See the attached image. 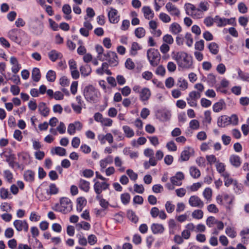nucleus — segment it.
Segmentation results:
<instances>
[{
    "mask_svg": "<svg viewBox=\"0 0 249 249\" xmlns=\"http://www.w3.org/2000/svg\"><path fill=\"white\" fill-rule=\"evenodd\" d=\"M108 64L106 62H104L102 67L98 68L96 70V72L97 74L102 75L105 72L107 75H111V71L108 70Z\"/></svg>",
    "mask_w": 249,
    "mask_h": 249,
    "instance_id": "6ab92c4d",
    "label": "nucleus"
},
{
    "mask_svg": "<svg viewBox=\"0 0 249 249\" xmlns=\"http://www.w3.org/2000/svg\"><path fill=\"white\" fill-rule=\"evenodd\" d=\"M165 8L167 11L172 16L179 17L180 15V11L172 3L168 2L166 3L165 5Z\"/></svg>",
    "mask_w": 249,
    "mask_h": 249,
    "instance_id": "f8f14e48",
    "label": "nucleus"
},
{
    "mask_svg": "<svg viewBox=\"0 0 249 249\" xmlns=\"http://www.w3.org/2000/svg\"><path fill=\"white\" fill-rule=\"evenodd\" d=\"M199 122L197 120H192L189 123V126L192 129L197 130L199 128Z\"/></svg>",
    "mask_w": 249,
    "mask_h": 249,
    "instance_id": "bf43d9fd",
    "label": "nucleus"
},
{
    "mask_svg": "<svg viewBox=\"0 0 249 249\" xmlns=\"http://www.w3.org/2000/svg\"><path fill=\"white\" fill-rule=\"evenodd\" d=\"M81 75L84 77L89 75L91 72V68L88 64L81 66L80 68Z\"/></svg>",
    "mask_w": 249,
    "mask_h": 249,
    "instance_id": "a878e982",
    "label": "nucleus"
},
{
    "mask_svg": "<svg viewBox=\"0 0 249 249\" xmlns=\"http://www.w3.org/2000/svg\"><path fill=\"white\" fill-rule=\"evenodd\" d=\"M151 229L154 234H160L163 233L164 231L163 226L161 224L158 223L153 224L151 225Z\"/></svg>",
    "mask_w": 249,
    "mask_h": 249,
    "instance_id": "412c9836",
    "label": "nucleus"
},
{
    "mask_svg": "<svg viewBox=\"0 0 249 249\" xmlns=\"http://www.w3.org/2000/svg\"><path fill=\"white\" fill-rule=\"evenodd\" d=\"M230 162L232 165L235 167H238L241 164L240 158L235 155H232L230 157Z\"/></svg>",
    "mask_w": 249,
    "mask_h": 249,
    "instance_id": "b1692460",
    "label": "nucleus"
},
{
    "mask_svg": "<svg viewBox=\"0 0 249 249\" xmlns=\"http://www.w3.org/2000/svg\"><path fill=\"white\" fill-rule=\"evenodd\" d=\"M189 205L191 207L202 208L204 204L202 200L196 196H191L188 201Z\"/></svg>",
    "mask_w": 249,
    "mask_h": 249,
    "instance_id": "0eeeda50",
    "label": "nucleus"
},
{
    "mask_svg": "<svg viewBox=\"0 0 249 249\" xmlns=\"http://www.w3.org/2000/svg\"><path fill=\"white\" fill-rule=\"evenodd\" d=\"M108 12V17L109 21L112 23H117L120 20V16L118 15V11L116 9L110 7Z\"/></svg>",
    "mask_w": 249,
    "mask_h": 249,
    "instance_id": "9d476101",
    "label": "nucleus"
},
{
    "mask_svg": "<svg viewBox=\"0 0 249 249\" xmlns=\"http://www.w3.org/2000/svg\"><path fill=\"white\" fill-rule=\"evenodd\" d=\"M9 196H10V194L7 189L4 188H1L0 189V196L1 198L3 199H6L9 197Z\"/></svg>",
    "mask_w": 249,
    "mask_h": 249,
    "instance_id": "680f3d73",
    "label": "nucleus"
},
{
    "mask_svg": "<svg viewBox=\"0 0 249 249\" xmlns=\"http://www.w3.org/2000/svg\"><path fill=\"white\" fill-rule=\"evenodd\" d=\"M21 35H26L25 33L20 29H14L10 30L8 34V36L13 41L20 44L21 42Z\"/></svg>",
    "mask_w": 249,
    "mask_h": 249,
    "instance_id": "39448f33",
    "label": "nucleus"
},
{
    "mask_svg": "<svg viewBox=\"0 0 249 249\" xmlns=\"http://www.w3.org/2000/svg\"><path fill=\"white\" fill-rule=\"evenodd\" d=\"M127 217L132 222L136 223L138 221V217L136 216L135 213L131 211H128L127 212Z\"/></svg>",
    "mask_w": 249,
    "mask_h": 249,
    "instance_id": "6e6d98bb",
    "label": "nucleus"
},
{
    "mask_svg": "<svg viewBox=\"0 0 249 249\" xmlns=\"http://www.w3.org/2000/svg\"><path fill=\"white\" fill-rule=\"evenodd\" d=\"M239 77L244 81L249 82V73L242 71L240 69L238 70Z\"/></svg>",
    "mask_w": 249,
    "mask_h": 249,
    "instance_id": "864d4df0",
    "label": "nucleus"
},
{
    "mask_svg": "<svg viewBox=\"0 0 249 249\" xmlns=\"http://www.w3.org/2000/svg\"><path fill=\"white\" fill-rule=\"evenodd\" d=\"M193 153V149L190 147H185L180 154V160L181 161L188 160L191 155Z\"/></svg>",
    "mask_w": 249,
    "mask_h": 249,
    "instance_id": "2eb2a0df",
    "label": "nucleus"
},
{
    "mask_svg": "<svg viewBox=\"0 0 249 249\" xmlns=\"http://www.w3.org/2000/svg\"><path fill=\"white\" fill-rule=\"evenodd\" d=\"M79 188L85 192H88L90 189L89 182L84 179H80L78 183Z\"/></svg>",
    "mask_w": 249,
    "mask_h": 249,
    "instance_id": "4be33fe9",
    "label": "nucleus"
},
{
    "mask_svg": "<svg viewBox=\"0 0 249 249\" xmlns=\"http://www.w3.org/2000/svg\"><path fill=\"white\" fill-rule=\"evenodd\" d=\"M229 21V19L221 18L217 16H215L214 18V22L217 23V26L219 27H222L228 24Z\"/></svg>",
    "mask_w": 249,
    "mask_h": 249,
    "instance_id": "2f4dec72",
    "label": "nucleus"
},
{
    "mask_svg": "<svg viewBox=\"0 0 249 249\" xmlns=\"http://www.w3.org/2000/svg\"><path fill=\"white\" fill-rule=\"evenodd\" d=\"M123 161L122 159L118 156H116L114 159V164L116 167H119L118 170L123 172L124 171L125 168L122 166Z\"/></svg>",
    "mask_w": 249,
    "mask_h": 249,
    "instance_id": "f704fd0d",
    "label": "nucleus"
},
{
    "mask_svg": "<svg viewBox=\"0 0 249 249\" xmlns=\"http://www.w3.org/2000/svg\"><path fill=\"white\" fill-rule=\"evenodd\" d=\"M135 35L139 38L144 37L145 35V30L142 27H138L135 30Z\"/></svg>",
    "mask_w": 249,
    "mask_h": 249,
    "instance_id": "37998d69",
    "label": "nucleus"
},
{
    "mask_svg": "<svg viewBox=\"0 0 249 249\" xmlns=\"http://www.w3.org/2000/svg\"><path fill=\"white\" fill-rule=\"evenodd\" d=\"M51 153L52 155L56 154L60 156H64L66 155V149L59 146L52 148L51 150Z\"/></svg>",
    "mask_w": 249,
    "mask_h": 249,
    "instance_id": "393cba45",
    "label": "nucleus"
},
{
    "mask_svg": "<svg viewBox=\"0 0 249 249\" xmlns=\"http://www.w3.org/2000/svg\"><path fill=\"white\" fill-rule=\"evenodd\" d=\"M232 185L233 186V190L236 193L240 194L242 192L243 185L241 183H239L235 180Z\"/></svg>",
    "mask_w": 249,
    "mask_h": 249,
    "instance_id": "603ef678",
    "label": "nucleus"
},
{
    "mask_svg": "<svg viewBox=\"0 0 249 249\" xmlns=\"http://www.w3.org/2000/svg\"><path fill=\"white\" fill-rule=\"evenodd\" d=\"M47 80L51 82H53L55 80L56 75L54 71L49 70L46 74Z\"/></svg>",
    "mask_w": 249,
    "mask_h": 249,
    "instance_id": "a19ab883",
    "label": "nucleus"
},
{
    "mask_svg": "<svg viewBox=\"0 0 249 249\" xmlns=\"http://www.w3.org/2000/svg\"><path fill=\"white\" fill-rule=\"evenodd\" d=\"M142 11L143 14L145 18L147 19H150L154 18V12L150 7L144 6L142 8Z\"/></svg>",
    "mask_w": 249,
    "mask_h": 249,
    "instance_id": "a211bd4d",
    "label": "nucleus"
},
{
    "mask_svg": "<svg viewBox=\"0 0 249 249\" xmlns=\"http://www.w3.org/2000/svg\"><path fill=\"white\" fill-rule=\"evenodd\" d=\"M160 119L163 121H168L171 116V114L170 111H165L160 112Z\"/></svg>",
    "mask_w": 249,
    "mask_h": 249,
    "instance_id": "13d9d810",
    "label": "nucleus"
},
{
    "mask_svg": "<svg viewBox=\"0 0 249 249\" xmlns=\"http://www.w3.org/2000/svg\"><path fill=\"white\" fill-rule=\"evenodd\" d=\"M199 97V94H190L189 97L187 98L188 103L191 107H196L197 105L196 100Z\"/></svg>",
    "mask_w": 249,
    "mask_h": 249,
    "instance_id": "bb28decb",
    "label": "nucleus"
},
{
    "mask_svg": "<svg viewBox=\"0 0 249 249\" xmlns=\"http://www.w3.org/2000/svg\"><path fill=\"white\" fill-rule=\"evenodd\" d=\"M210 52L213 54H217L219 52L218 45L215 42H211L208 45Z\"/></svg>",
    "mask_w": 249,
    "mask_h": 249,
    "instance_id": "58836bf2",
    "label": "nucleus"
},
{
    "mask_svg": "<svg viewBox=\"0 0 249 249\" xmlns=\"http://www.w3.org/2000/svg\"><path fill=\"white\" fill-rule=\"evenodd\" d=\"M124 132L127 138H130L134 136L133 130L127 125H124L123 127Z\"/></svg>",
    "mask_w": 249,
    "mask_h": 249,
    "instance_id": "e433bc0d",
    "label": "nucleus"
},
{
    "mask_svg": "<svg viewBox=\"0 0 249 249\" xmlns=\"http://www.w3.org/2000/svg\"><path fill=\"white\" fill-rule=\"evenodd\" d=\"M141 49V47L139 44L135 42L132 43L130 53L132 55H135L137 53V51Z\"/></svg>",
    "mask_w": 249,
    "mask_h": 249,
    "instance_id": "79ce46f5",
    "label": "nucleus"
},
{
    "mask_svg": "<svg viewBox=\"0 0 249 249\" xmlns=\"http://www.w3.org/2000/svg\"><path fill=\"white\" fill-rule=\"evenodd\" d=\"M147 56L151 65L153 67L158 66L160 60V55L158 50L154 48L148 49Z\"/></svg>",
    "mask_w": 249,
    "mask_h": 249,
    "instance_id": "20e7f679",
    "label": "nucleus"
},
{
    "mask_svg": "<svg viewBox=\"0 0 249 249\" xmlns=\"http://www.w3.org/2000/svg\"><path fill=\"white\" fill-rule=\"evenodd\" d=\"M3 156L5 158L6 161L9 163V165L12 167H14L15 158L14 155L12 154H3Z\"/></svg>",
    "mask_w": 249,
    "mask_h": 249,
    "instance_id": "4c0bfd02",
    "label": "nucleus"
},
{
    "mask_svg": "<svg viewBox=\"0 0 249 249\" xmlns=\"http://www.w3.org/2000/svg\"><path fill=\"white\" fill-rule=\"evenodd\" d=\"M203 195L206 199L208 201H210L211 200L212 195V191L211 189L210 188H206L203 193Z\"/></svg>",
    "mask_w": 249,
    "mask_h": 249,
    "instance_id": "4d7b16f0",
    "label": "nucleus"
},
{
    "mask_svg": "<svg viewBox=\"0 0 249 249\" xmlns=\"http://www.w3.org/2000/svg\"><path fill=\"white\" fill-rule=\"evenodd\" d=\"M184 176L183 173L178 172L175 176L170 178V181L173 185L176 186H180L182 184V180L184 179Z\"/></svg>",
    "mask_w": 249,
    "mask_h": 249,
    "instance_id": "9b49d317",
    "label": "nucleus"
},
{
    "mask_svg": "<svg viewBox=\"0 0 249 249\" xmlns=\"http://www.w3.org/2000/svg\"><path fill=\"white\" fill-rule=\"evenodd\" d=\"M169 31L173 35H178L182 31V28L178 23L174 22L170 25Z\"/></svg>",
    "mask_w": 249,
    "mask_h": 249,
    "instance_id": "aec40b11",
    "label": "nucleus"
},
{
    "mask_svg": "<svg viewBox=\"0 0 249 249\" xmlns=\"http://www.w3.org/2000/svg\"><path fill=\"white\" fill-rule=\"evenodd\" d=\"M107 61L110 66H116L117 65L118 57L116 53L114 52L109 51L107 53Z\"/></svg>",
    "mask_w": 249,
    "mask_h": 249,
    "instance_id": "4468645a",
    "label": "nucleus"
},
{
    "mask_svg": "<svg viewBox=\"0 0 249 249\" xmlns=\"http://www.w3.org/2000/svg\"><path fill=\"white\" fill-rule=\"evenodd\" d=\"M52 208L55 211L66 214L72 210V206L71 200L68 197H63L60 198V203H55Z\"/></svg>",
    "mask_w": 249,
    "mask_h": 249,
    "instance_id": "7ed1b4c3",
    "label": "nucleus"
},
{
    "mask_svg": "<svg viewBox=\"0 0 249 249\" xmlns=\"http://www.w3.org/2000/svg\"><path fill=\"white\" fill-rule=\"evenodd\" d=\"M77 230L79 231L81 229H83L86 231H88L90 228V225L87 222L82 221L76 225Z\"/></svg>",
    "mask_w": 249,
    "mask_h": 249,
    "instance_id": "c9c22d12",
    "label": "nucleus"
},
{
    "mask_svg": "<svg viewBox=\"0 0 249 249\" xmlns=\"http://www.w3.org/2000/svg\"><path fill=\"white\" fill-rule=\"evenodd\" d=\"M210 7L207 1H201L197 7L191 3L185 4L186 11L187 15L191 16L194 18H202L203 13L207 11Z\"/></svg>",
    "mask_w": 249,
    "mask_h": 249,
    "instance_id": "f03ea898",
    "label": "nucleus"
},
{
    "mask_svg": "<svg viewBox=\"0 0 249 249\" xmlns=\"http://www.w3.org/2000/svg\"><path fill=\"white\" fill-rule=\"evenodd\" d=\"M32 78L35 82H38L41 78V73L40 70L37 68H35L33 69L32 72Z\"/></svg>",
    "mask_w": 249,
    "mask_h": 249,
    "instance_id": "7c9ffc66",
    "label": "nucleus"
},
{
    "mask_svg": "<svg viewBox=\"0 0 249 249\" xmlns=\"http://www.w3.org/2000/svg\"><path fill=\"white\" fill-rule=\"evenodd\" d=\"M62 11L64 14L66 15L65 17L66 19L70 20L71 18V16L70 15L71 12V9L69 4H64L62 7Z\"/></svg>",
    "mask_w": 249,
    "mask_h": 249,
    "instance_id": "c85d7f7f",
    "label": "nucleus"
},
{
    "mask_svg": "<svg viewBox=\"0 0 249 249\" xmlns=\"http://www.w3.org/2000/svg\"><path fill=\"white\" fill-rule=\"evenodd\" d=\"M38 110L40 114L44 116H47L48 115L49 112V108L43 103H41L39 104Z\"/></svg>",
    "mask_w": 249,
    "mask_h": 249,
    "instance_id": "72a5a7b5",
    "label": "nucleus"
},
{
    "mask_svg": "<svg viewBox=\"0 0 249 249\" xmlns=\"http://www.w3.org/2000/svg\"><path fill=\"white\" fill-rule=\"evenodd\" d=\"M133 91L138 93H148L150 91L147 88H142L139 86L136 85L133 87Z\"/></svg>",
    "mask_w": 249,
    "mask_h": 249,
    "instance_id": "de8ad7c7",
    "label": "nucleus"
},
{
    "mask_svg": "<svg viewBox=\"0 0 249 249\" xmlns=\"http://www.w3.org/2000/svg\"><path fill=\"white\" fill-rule=\"evenodd\" d=\"M165 207L168 213H172L175 210V206L172 203V202L168 201L165 204Z\"/></svg>",
    "mask_w": 249,
    "mask_h": 249,
    "instance_id": "5fc2aeb1",
    "label": "nucleus"
},
{
    "mask_svg": "<svg viewBox=\"0 0 249 249\" xmlns=\"http://www.w3.org/2000/svg\"><path fill=\"white\" fill-rule=\"evenodd\" d=\"M185 39L186 40V44L188 47H191L193 43V39L192 35L190 33H187L185 35Z\"/></svg>",
    "mask_w": 249,
    "mask_h": 249,
    "instance_id": "052dcab7",
    "label": "nucleus"
},
{
    "mask_svg": "<svg viewBox=\"0 0 249 249\" xmlns=\"http://www.w3.org/2000/svg\"><path fill=\"white\" fill-rule=\"evenodd\" d=\"M3 177L8 182H12L13 174L9 170H5L3 172Z\"/></svg>",
    "mask_w": 249,
    "mask_h": 249,
    "instance_id": "e2e57ef3",
    "label": "nucleus"
},
{
    "mask_svg": "<svg viewBox=\"0 0 249 249\" xmlns=\"http://www.w3.org/2000/svg\"><path fill=\"white\" fill-rule=\"evenodd\" d=\"M121 199L123 204H126L130 201V196L128 193L123 194L121 196Z\"/></svg>",
    "mask_w": 249,
    "mask_h": 249,
    "instance_id": "69168bd1",
    "label": "nucleus"
},
{
    "mask_svg": "<svg viewBox=\"0 0 249 249\" xmlns=\"http://www.w3.org/2000/svg\"><path fill=\"white\" fill-rule=\"evenodd\" d=\"M14 226L18 231H28L29 226L26 220H16L13 223Z\"/></svg>",
    "mask_w": 249,
    "mask_h": 249,
    "instance_id": "6e6552de",
    "label": "nucleus"
},
{
    "mask_svg": "<svg viewBox=\"0 0 249 249\" xmlns=\"http://www.w3.org/2000/svg\"><path fill=\"white\" fill-rule=\"evenodd\" d=\"M19 160L22 161L24 163H28L30 162V155L29 154L25 152L18 153V155Z\"/></svg>",
    "mask_w": 249,
    "mask_h": 249,
    "instance_id": "473e14b6",
    "label": "nucleus"
},
{
    "mask_svg": "<svg viewBox=\"0 0 249 249\" xmlns=\"http://www.w3.org/2000/svg\"><path fill=\"white\" fill-rule=\"evenodd\" d=\"M229 117L226 115H223L219 117L217 120V125L219 127H224L229 125Z\"/></svg>",
    "mask_w": 249,
    "mask_h": 249,
    "instance_id": "5701e85b",
    "label": "nucleus"
},
{
    "mask_svg": "<svg viewBox=\"0 0 249 249\" xmlns=\"http://www.w3.org/2000/svg\"><path fill=\"white\" fill-rule=\"evenodd\" d=\"M113 162V158L111 156H108L105 158L101 160L99 162L100 166V171L104 172L108 164H111Z\"/></svg>",
    "mask_w": 249,
    "mask_h": 249,
    "instance_id": "ddd939ff",
    "label": "nucleus"
},
{
    "mask_svg": "<svg viewBox=\"0 0 249 249\" xmlns=\"http://www.w3.org/2000/svg\"><path fill=\"white\" fill-rule=\"evenodd\" d=\"M190 173L194 178H197L200 176V171L195 167H191L190 168Z\"/></svg>",
    "mask_w": 249,
    "mask_h": 249,
    "instance_id": "8fccbe9b",
    "label": "nucleus"
},
{
    "mask_svg": "<svg viewBox=\"0 0 249 249\" xmlns=\"http://www.w3.org/2000/svg\"><path fill=\"white\" fill-rule=\"evenodd\" d=\"M48 56L52 62H55L58 59H61L63 57L62 54L55 50H53L49 52Z\"/></svg>",
    "mask_w": 249,
    "mask_h": 249,
    "instance_id": "dca6fc26",
    "label": "nucleus"
},
{
    "mask_svg": "<svg viewBox=\"0 0 249 249\" xmlns=\"http://www.w3.org/2000/svg\"><path fill=\"white\" fill-rule=\"evenodd\" d=\"M217 219L215 218V217L213 216H209L207 218L206 220V224L207 225L210 227H212L213 225L215 224Z\"/></svg>",
    "mask_w": 249,
    "mask_h": 249,
    "instance_id": "774afa93",
    "label": "nucleus"
},
{
    "mask_svg": "<svg viewBox=\"0 0 249 249\" xmlns=\"http://www.w3.org/2000/svg\"><path fill=\"white\" fill-rule=\"evenodd\" d=\"M177 85L180 89L184 90L187 88L188 83L185 80L180 78L178 79Z\"/></svg>",
    "mask_w": 249,
    "mask_h": 249,
    "instance_id": "a18cd8bd",
    "label": "nucleus"
},
{
    "mask_svg": "<svg viewBox=\"0 0 249 249\" xmlns=\"http://www.w3.org/2000/svg\"><path fill=\"white\" fill-rule=\"evenodd\" d=\"M172 57L176 61L178 68L182 70H187L193 68V58L187 53L183 51L173 52Z\"/></svg>",
    "mask_w": 249,
    "mask_h": 249,
    "instance_id": "f257e3e1",
    "label": "nucleus"
},
{
    "mask_svg": "<svg viewBox=\"0 0 249 249\" xmlns=\"http://www.w3.org/2000/svg\"><path fill=\"white\" fill-rule=\"evenodd\" d=\"M215 167L216 168V170L217 172L221 174L222 176H223V174L228 173V172H225V165L223 163L220 162L219 161H217L216 163Z\"/></svg>",
    "mask_w": 249,
    "mask_h": 249,
    "instance_id": "ea45409f",
    "label": "nucleus"
},
{
    "mask_svg": "<svg viewBox=\"0 0 249 249\" xmlns=\"http://www.w3.org/2000/svg\"><path fill=\"white\" fill-rule=\"evenodd\" d=\"M94 172L89 169H84L81 171V176L85 178H90L93 176Z\"/></svg>",
    "mask_w": 249,
    "mask_h": 249,
    "instance_id": "09e8293b",
    "label": "nucleus"
},
{
    "mask_svg": "<svg viewBox=\"0 0 249 249\" xmlns=\"http://www.w3.org/2000/svg\"><path fill=\"white\" fill-rule=\"evenodd\" d=\"M10 63L13 65L11 70L13 73H17L20 70L21 67L18 64L17 59L14 56L11 57L10 58Z\"/></svg>",
    "mask_w": 249,
    "mask_h": 249,
    "instance_id": "f3484780",
    "label": "nucleus"
},
{
    "mask_svg": "<svg viewBox=\"0 0 249 249\" xmlns=\"http://www.w3.org/2000/svg\"><path fill=\"white\" fill-rule=\"evenodd\" d=\"M225 232L228 236L232 238L235 237L236 236V232L233 228L230 226H228L226 228Z\"/></svg>",
    "mask_w": 249,
    "mask_h": 249,
    "instance_id": "49530a36",
    "label": "nucleus"
},
{
    "mask_svg": "<svg viewBox=\"0 0 249 249\" xmlns=\"http://www.w3.org/2000/svg\"><path fill=\"white\" fill-rule=\"evenodd\" d=\"M109 184L106 182L97 181L93 185V188L96 194H101L103 190L108 188Z\"/></svg>",
    "mask_w": 249,
    "mask_h": 249,
    "instance_id": "1a4fd4ad",
    "label": "nucleus"
},
{
    "mask_svg": "<svg viewBox=\"0 0 249 249\" xmlns=\"http://www.w3.org/2000/svg\"><path fill=\"white\" fill-rule=\"evenodd\" d=\"M224 178V185L226 187H229L231 185H233L235 179H233L231 178L229 173L223 174V176Z\"/></svg>",
    "mask_w": 249,
    "mask_h": 249,
    "instance_id": "c756f323",
    "label": "nucleus"
},
{
    "mask_svg": "<svg viewBox=\"0 0 249 249\" xmlns=\"http://www.w3.org/2000/svg\"><path fill=\"white\" fill-rule=\"evenodd\" d=\"M159 17L160 19L164 23H169L171 20L170 17L168 14L164 13H160Z\"/></svg>",
    "mask_w": 249,
    "mask_h": 249,
    "instance_id": "3c124183",
    "label": "nucleus"
},
{
    "mask_svg": "<svg viewBox=\"0 0 249 249\" xmlns=\"http://www.w3.org/2000/svg\"><path fill=\"white\" fill-rule=\"evenodd\" d=\"M211 120L212 117L211 111L209 110L205 111L203 122L208 124H210L211 122Z\"/></svg>",
    "mask_w": 249,
    "mask_h": 249,
    "instance_id": "338daca9",
    "label": "nucleus"
},
{
    "mask_svg": "<svg viewBox=\"0 0 249 249\" xmlns=\"http://www.w3.org/2000/svg\"><path fill=\"white\" fill-rule=\"evenodd\" d=\"M195 48L199 51H202L204 49V41L203 40L196 41L195 44Z\"/></svg>",
    "mask_w": 249,
    "mask_h": 249,
    "instance_id": "0e129e2a",
    "label": "nucleus"
},
{
    "mask_svg": "<svg viewBox=\"0 0 249 249\" xmlns=\"http://www.w3.org/2000/svg\"><path fill=\"white\" fill-rule=\"evenodd\" d=\"M29 27L33 32L38 34L41 32L42 24L38 18H34L30 20Z\"/></svg>",
    "mask_w": 249,
    "mask_h": 249,
    "instance_id": "423d86ee",
    "label": "nucleus"
},
{
    "mask_svg": "<svg viewBox=\"0 0 249 249\" xmlns=\"http://www.w3.org/2000/svg\"><path fill=\"white\" fill-rule=\"evenodd\" d=\"M35 173L31 170L26 171L24 173V178L26 181L31 182L34 180Z\"/></svg>",
    "mask_w": 249,
    "mask_h": 249,
    "instance_id": "cd10ccee",
    "label": "nucleus"
},
{
    "mask_svg": "<svg viewBox=\"0 0 249 249\" xmlns=\"http://www.w3.org/2000/svg\"><path fill=\"white\" fill-rule=\"evenodd\" d=\"M203 212L202 210L197 209L194 210L192 213V217L196 219H201L203 217Z\"/></svg>",
    "mask_w": 249,
    "mask_h": 249,
    "instance_id": "c03bdc74",
    "label": "nucleus"
}]
</instances>
